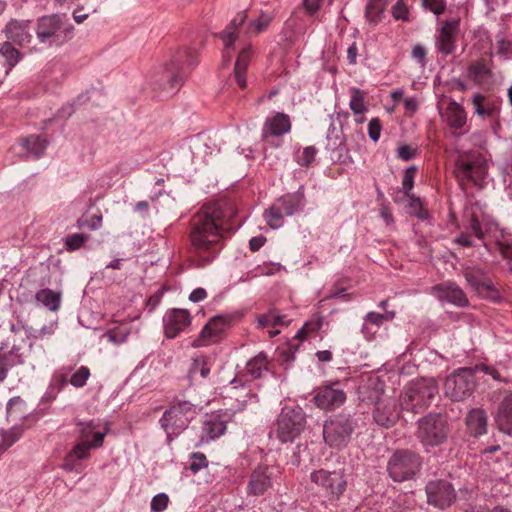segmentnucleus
<instances>
[{"label":"nucleus","mask_w":512,"mask_h":512,"mask_svg":"<svg viewBox=\"0 0 512 512\" xmlns=\"http://www.w3.org/2000/svg\"><path fill=\"white\" fill-rule=\"evenodd\" d=\"M237 214L230 201H218L204 205L190 221V250L205 262H210L220 249L225 232L240 227L232 221Z\"/></svg>","instance_id":"nucleus-1"},{"label":"nucleus","mask_w":512,"mask_h":512,"mask_svg":"<svg viewBox=\"0 0 512 512\" xmlns=\"http://www.w3.org/2000/svg\"><path fill=\"white\" fill-rule=\"evenodd\" d=\"M199 407L197 404L175 397L170 407L164 411L159 420L161 428L166 432L168 440L180 435L194 417L198 414Z\"/></svg>","instance_id":"nucleus-2"},{"label":"nucleus","mask_w":512,"mask_h":512,"mask_svg":"<svg viewBox=\"0 0 512 512\" xmlns=\"http://www.w3.org/2000/svg\"><path fill=\"white\" fill-rule=\"evenodd\" d=\"M197 53L190 48H182L173 53L170 59L164 64L160 85L163 89L173 91L178 89L187 72L196 65Z\"/></svg>","instance_id":"nucleus-3"},{"label":"nucleus","mask_w":512,"mask_h":512,"mask_svg":"<svg viewBox=\"0 0 512 512\" xmlns=\"http://www.w3.org/2000/svg\"><path fill=\"white\" fill-rule=\"evenodd\" d=\"M438 392V384L433 378L413 380L402 391L400 406L403 410L419 413L430 406Z\"/></svg>","instance_id":"nucleus-4"},{"label":"nucleus","mask_w":512,"mask_h":512,"mask_svg":"<svg viewBox=\"0 0 512 512\" xmlns=\"http://www.w3.org/2000/svg\"><path fill=\"white\" fill-rule=\"evenodd\" d=\"M485 365L465 367L455 370L444 382V393L452 401H463L470 397L476 387L475 374L487 372Z\"/></svg>","instance_id":"nucleus-5"},{"label":"nucleus","mask_w":512,"mask_h":512,"mask_svg":"<svg viewBox=\"0 0 512 512\" xmlns=\"http://www.w3.org/2000/svg\"><path fill=\"white\" fill-rule=\"evenodd\" d=\"M305 414L300 407H284L278 415L269 437H275L282 443L293 442L304 430Z\"/></svg>","instance_id":"nucleus-6"},{"label":"nucleus","mask_w":512,"mask_h":512,"mask_svg":"<svg viewBox=\"0 0 512 512\" xmlns=\"http://www.w3.org/2000/svg\"><path fill=\"white\" fill-rule=\"evenodd\" d=\"M454 173L460 182L482 185L488 174V163L481 153L462 152L455 160Z\"/></svg>","instance_id":"nucleus-7"},{"label":"nucleus","mask_w":512,"mask_h":512,"mask_svg":"<svg viewBox=\"0 0 512 512\" xmlns=\"http://www.w3.org/2000/svg\"><path fill=\"white\" fill-rule=\"evenodd\" d=\"M310 480L329 501L339 500L346 491L348 484L343 468L314 470L310 474Z\"/></svg>","instance_id":"nucleus-8"},{"label":"nucleus","mask_w":512,"mask_h":512,"mask_svg":"<svg viewBox=\"0 0 512 512\" xmlns=\"http://www.w3.org/2000/svg\"><path fill=\"white\" fill-rule=\"evenodd\" d=\"M417 423V438L423 446L434 447L446 441L449 427L443 415L430 413L419 419Z\"/></svg>","instance_id":"nucleus-9"},{"label":"nucleus","mask_w":512,"mask_h":512,"mask_svg":"<svg viewBox=\"0 0 512 512\" xmlns=\"http://www.w3.org/2000/svg\"><path fill=\"white\" fill-rule=\"evenodd\" d=\"M421 467V456L411 450H397L390 457L387 464L390 477L397 482L414 478Z\"/></svg>","instance_id":"nucleus-10"},{"label":"nucleus","mask_w":512,"mask_h":512,"mask_svg":"<svg viewBox=\"0 0 512 512\" xmlns=\"http://www.w3.org/2000/svg\"><path fill=\"white\" fill-rule=\"evenodd\" d=\"M356 421L349 414H338L326 420L323 426L325 442L332 448L345 447L356 427Z\"/></svg>","instance_id":"nucleus-11"},{"label":"nucleus","mask_w":512,"mask_h":512,"mask_svg":"<svg viewBox=\"0 0 512 512\" xmlns=\"http://www.w3.org/2000/svg\"><path fill=\"white\" fill-rule=\"evenodd\" d=\"M459 32V18H450L439 21L435 38L437 52L444 56L452 54L456 49Z\"/></svg>","instance_id":"nucleus-12"},{"label":"nucleus","mask_w":512,"mask_h":512,"mask_svg":"<svg viewBox=\"0 0 512 512\" xmlns=\"http://www.w3.org/2000/svg\"><path fill=\"white\" fill-rule=\"evenodd\" d=\"M463 276L469 286L481 297L497 300L498 291L487 272L479 266H467L463 269Z\"/></svg>","instance_id":"nucleus-13"},{"label":"nucleus","mask_w":512,"mask_h":512,"mask_svg":"<svg viewBox=\"0 0 512 512\" xmlns=\"http://www.w3.org/2000/svg\"><path fill=\"white\" fill-rule=\"evenodd\" d=\"M427 503L439 509H445L455 501L453 485L444 479L431 480L426 484Z\"/></svg>","instance_id":"nucleus-14"},{"label":"nucleus","mask_w":512,"mask_h":512,"mask_svg":"<svg viewBox=\"0 0 512 512\" xmlns=\"http://www.w3.org/2000/svg\"><path fill=\"white\" fill-rule=\"evenodd\" d=\"M24 363L22 347L14 338H7L0 343V383L4 382L9 371Z\"/></svg>","instance_id":"nucleus-15"},{"label":"nucleus","mask_w":512,"mask_h":512,"mask_svg":"<svg viewBox=\"0 0 512 512\" xmlns=\"http://www.w3.org/2000/svg\"><path fill=\"white\" fill-rule=\"evenodd\" d=\"M104 439L105 433H96L91 441L77 440L72 450L64 458L63 469L69 472L77 471L76 461L88 459L90 450L102 447Z\"/></svg>","instance_id":"nucleus-16"},{"label":"nucleus","mask_w":512,"mask_h":512,"mask_svg":"<svg viewBox=\"0 0 512 512\" xmlns=\"http://www.w3.org/2000/svg\"><path fill=\"white\" fill-rule=\"evenodd\" d=\"M337 385L335 383L318 388L313 397L314 403L318 408L329 411L345 402L346 394L342 389L336 387Z\"/></svg>","instance_id":"nucleus-17"},{"label":"nucleus","mask_w":512,"mask_h":512,"mask_svg":"<svg viewBox=\"0 0 512 512\" xmlns=\"http://www.w3.org/2000/svg\"><path fill=\"white\" fill-rule=\"evenodd\" d=\"M372 416L377 425L384 428L392 427L400 416L396 400L391 397H386L382 401H377Z\"/></svg>","instance_id":"nucleus-18"},{"label":"nucleus","mask_w":512,"mask_h":512,"mask_svg":"<svg viewBox=\"0 0 512 512\" xmlns=\"http://www.w3.org/2000/svg\"><path fill=\"white\" fill-rule=\"evenodd\" d=\"M191 323V316L186 309H171L163 317L164 333L167 338H175Z\"/></svg>","instance_id":"nucleus-19"},{"label":"nucleus","mask_w":512,"mask_h":512,"mask_svg":"<svg viewBox=\"0 0 512 512\" xmlns=\"http://www.w3.org/2000/svg\"><path fill=\"white\" fill-rule=\"evenodd\" d=\"M432 294L440 301H446L458 307H466L469 304L464 291L453 282H444L433 286Z\"/></svg>","instance_id":"nucleus-20"},{"label":"nucleus","mask_w":512,"mask_h":512,"mask_svg":"<svg viewBox=\"0 0 512 512\" xmlns=\"http://www.w3.org/2000/svg\"><path fill=\"white\" fill-rule=\"evenodd\" d=\"M30 24L29 20L11 19L4 27L3 33L8 41L24 47L30 44L33 38Z\"/></svg>","instance_id":"nucleus-21"},{"label":"nucleus","mask_w":512,"mask_h":512,"mask_svg":"<svg viewBox=\"0 0 512 512\" xmlns=\"http://www.w3.org/2000/svg\"><path fill=\"white\" fill-rule=\"evenodd\" d=\"M290 117L282 112H276L268 117L262 128V138L268 140L270 137H281L291 130Z\"/></svg>","instance_id":"nucleus-22"},{"label":"nucleus","mask_w":512,"mask_h":512,"mask_svg":"<svg viewBox=\"0 0 512 512\" xmlns=\"http://www.w3.org/2000/svg\"><path fill=\"white\" fill-rule=\"evenodd\" d=\"M247 13L245 11L238 12L234 18L227 24L225 29L218 34V37L222 40L225 53L224 57L230 58L228 50L231 49L238 39L239 28L246 22Z\"/></svg>","instance_id":"nucleus-23"},{"label":"nucleus","mask_w":512,"mask_h":512,"mask_svg":"<svg viewBox=\"0 0 512 512\" xmlns=\"http://www.w3.org/2000/svg\"><path fill=\"white\" fill-rule=\"evenodd\" d=\"M272 485L268 467H258L250 475L247 493L252 496L263 495Z\"/></svg>","instance_id":"nucleus-24"},{"label":"nucleus","mask_w":512,"mask_h":512,"mask_svg":"<svg viewBox=\"0 0 512 512\" xmlns=\"http://www.w3.org/2000/svg\"><path fill=\"white\" fill-rule=\"evenodd\" d=\"M62 26V17L54 14L44 16L38 20L36 35L41 43L48 42Z\"/></svg>","instance_id":"nucleus-25"},{"label":"nucleus","mask_w":512,"mask_h":512,"mask_svg":"<svg viewBox=\"0 0 512 512\" xmlns=\"http://www.w3.org/2000/svg\"><path fill=\"white\" fill-rule=\"evenodd\" d=\"M395 315V311H385V313L369 312L364 317L361 332L366 339L370 340L374 337L384 321L393 320Z\"/></svg>","instance_id":"nucleus-26"},{"label":"nucleus","mask_w":512,"mask_h":512,"mask_svg":"<svg viewBox=\"0 0 512 512\" xmlns=\"http://www.w3.org/2000/svg\"><path fill=\"white\" fill-rule=\"evenodd\" d=\"M385 383L378 377L369 378L365 384L359 387V395L362 401L373 403L376 405L377 401H382L384 396Z\"/></svg>","instance_id":"nucleus-27"},{"label":"nucleus","mask_w":512,"mask_h":512,"mask_svg":"<svg viewBox=\"0 0 512 512\" xmlns=\"http://www.w3.org/2000/svg\"><path fill=\"white\" fill-rule=\"evenodd\" d=\"M226 423L225 416L222 414L215 412L206 414L202 425L203 437L208 440L220 437L226 431Z\"/></svg>","instance_id":"nucleus-28"},{"label":"nucleus","mask_w":512,"mask_h":512,"mask_svg":"<svg viewBox=\"0 0 512 512\" xmlns=\"http://www.w3.org/2000/svg\"><path fill=\"white\" fill-rule=\"evenodd\" d=\"M226 320L222 316H215L202 328L200 339L194 341L195 347L201 346L200 340L207 341V344L216 342L224 331Z\"/></svg>","instance_id":"nucleus-29"},{"label":"nucleus","mask_w":512,"mask_h":512,"mask_svg":"<svg viewBox=\"0 0 512 512\" xmlns=\"http://www.w3.org/2000/svg\"><path fill=\"white\" fill-rule=\"evenodd\" d=\"M253 54L252 46L248 45L244 47L238 54L235 66H234V78L237 85L241 89H245L247 86L246 81V70L249 65Z\"/></svg>","instance_id":"nucleus-30"},{"label":"nucleus","mask_w":512,"mask_h":512,"mask_svg":"<svg viewBox=\"0 0 512 512\" xmlns=\"http://www.w3.org/2000/svg\"><path fill=\"white\" fill-rule=\"evenodd\" d=\"M496 423L500 431L512 435V393L500 403Z\"/></svg>","instance_id":"nucleus-31"},{"label":"nucleus","mask_w":512,"mask_h":512,"mask_svg":"<svg viewBox=\"0 0 512 512\" xmlns=\"http://www.w3.org/2000/svg\"><path fill=\"white\" fill-rule=\"evenodd\" d=\"M277 15L275 8L271 10L261 11L257 18L252 19L248 22L246 27V33L251 36H257L268 30L270 24L273 22Z\"/></svg>","instance_id":"nucleus-32"},{"label":"nucleus","mask_w":512,"mask_h":512,"mask_svg":"<svg viewBox=\"0 0 512 512\" xmlns=\"http://www.w3.org/2000/svg\"><path fill=\"white\" fill-rule=\"evenodd\" d=\"M466 425L469 433L479 437L487 432V414L483 409H472L466 416Z\"/></svg>","instance_id":"nucleus-33"},{"label":"nucleus","mask_w":512,"mask_h":512,"mask_svg":"<svg viewBox=\"0 0 512 512\" xmlns=\"http://www.w3.org/2000/svg\"><path fill=\"white\" fill-rule=\"evenodd\" d=\"M444 117L448 125L453 129H461L466 124V112L462 105L455 101L448 103Z\"/></svg>","instance_id":"nucleus-34"},{"label":"nucleus","mask_w":512,"mask_h":512,"mask_svg":"<svg viewBox=\"0 0 512 512\" xmlns=\"http://www.w3.org/2000/svg\"><path fill=\"white\" fill-rule=\"evenodd\" d=\"M472 105L474 108V112L482 118H492L499 111L497 105L487 100L480 93H475L472 96Z\"/></svg>","instance_id":"nucleus-35"},{"label":"nucleus","mask_w":512,"mask_h":512,"mask_svg":"<svg viewBox=\"0 0 512 512\" xmlns=\"http://www.w3.org/2000/svg\"><path fill=\"white\" fill-rule=\"evenodd\" d=\"M388 3L389 0H369L365 7L367 21L373 25L380 23Z\"/></svg>","instance_id":"nucleus-36"},{"label":"nucleus","mask_w":512,"mask_h":512,"mask_svg":"<svg viewBox=\"0 0 512 512\" xmlns=\"http://www.w3.org/2000/svg\"><path fill=\"white\" fill-rule=\"evenodd\" d=\"M35 300L48 308L50 311H57L61 304V294L52 289L45 288L35 294Z\"/></svg>","instance_id":"nucleus-37"},{"label":"nucleus","mask_w":512,"mask_h":512,"mask_svg":"<svg viewBox=\"0 0 512 512\" xmlns=\"http://www.w3.org/2000/svg\"><path fill=\"white\" fill-rule=\"evenodd\" d=\"M24 428L22 425L15 424L11 428L0 430V448L5 453L13 446L23 435Z\"/></svg>","instance_id":"nucleus-38"},{"label":"nucleus","mask_w":512,"mask_h":512,"mask_svg":"<svg viewBox=\"0 0 512 512\" xmlns=\"http://www.w3.org/2000/svg\"><path fill=\"white\" fill-rule=\"evenodd\" d=\"M22 146L29 155L39 158L47 147V140L42 136L31 135L22 140Z\"/></svg>","instance_id":"nucleus-39"},{"label":"nucleus","mask_w":512,"mask_h":512,"mask_svg":"<svg viewBox=\"0 0 512 512\" xmlns=\"http://www.w3.org/2000/svg\"><path fill=\"white\" fill-rule=\"evenodd\" d=\"M0 55L5 59L9 68L15 67L22 60L21 52L8 40L0 43Z\"/></svg>","instance_id":"nucleus-40"},{"label":"nucleus","mask_w":512,"mask_h":512,"mask_svg":"<svg viewBox=\"0 0 512 512\" xmlns=\"http://www.w3.org/2000/svg\"><path fill=\"white\" fill-rule=\"evenodd\" d=\"M247 372L254 378H260L268 371V360L265 353L261 352L249 360L246 365Z\"/></svg>","instance_id":"nucleus-41"},{"label":"nucleus","mask_w":512,"mask_h":512,"mask_svg":"<svg viewBox=\"0 0 512 512\" xmlns=\"http://www.w3.org/2000/svg\"><path fill=\"white\" fill-rule=\"evenodd\" d=\"M78 427V438L79 441H90L89 439H94V434L96 433H105L107 434L108 428H105L103 431H97L98 423H96L94 420L90 421H78L77 422Z\"/></svg>","instance_id":"nucleus-42"},{"label":"nucleus","mask_w":512,"mask_h":512,"mask_svg":"<svg viewBox=\"0 0 512 512\" xmlns=\"http://www.w3.org/2000/svg\"><path fill=\"white\" fill-rule=\"evenodd\" d=\"M69 371L60 370L57 371L50 382V385L47 389L46 396L49 399H54L57 394L66 386L68 380Z\"/></svg>","instance_id":"nucleus-43"},{"label":"nucleus","mask_w":512,"mask_h":512,"mask_svg":"<svg viewBox=\"0 0 512 512\" xmlns=\"http://www.w3.org/2000/svg\"><path fill=\"white\" fill-rule=\"evenodd\" d=\"M25 402L20 397H14L7 404V416L9 419L17 420L25 418Z\"/></svg>","instance_id":"nucleus-44"},{"label":"nucleus","mask_w":512,"mask_h":512,"mask_svg":"<svg viewBox=\"0 0 512 512\" xmlns=\"http://www.w3.org/2000/svg\"><path fill=\"white\" fill-rule=\"evenodd\" d=\"M365 93L359 88L351 89V99L349 103L350 109L354 114H363L367 108L365 106Z\"/></svg>","instance_id":"nucleus-45"},{"label":"nucleus","mask_w":512,"mask_h":512,"mask_svg":"<svg viewBox=\"0 0 512 512\" xmlns=\"http://www.w3.org/2000/svg\"><path fill=\"white\" fill-rule=\"evenodd\" d=\"M275 204L282 208V212L285 216H292L300 208V201L294 195L284 196Z\"/></svg>","instance_id":"nucleus-46"},{"label":"nucleus","mask_w":512,"mask_h":512,"mask_svg":"<svg viewBox=\"0 0 512 512\" xmlns=\"http://www.w3.org/2000/svg\"><path fill=\"white\" fill-rule=\"evenodd\" d=\"M264 217L271 228L277 229L282 226L285 215L282 212V208L274 204L265 212Z\"/></svg>","instance_id":"nucleus-47"},{"label":"nucleus","mask_w":512,"mask_h":512,"mask_svg":"<svg viewBox=\"0 0 512 512\" xmlns=\"http://www.w3.org/2000/svg\"><path fill=\"white\" fill-rule=\"evenodd\" d=\"M468 71L470 76L476 81H483L490 76V69L483 60L472 63Z\"/></svg>","instance_id":"nucleus-48"},{"label":"nucleus","mask_w":512,"mask_h":512,"mask_svg":"<svg viewBox=\"0 0 512 512\" xmlns=\"http://www.w3.org/2000/svg\"><path fill=\"white\" fill-rule=\"evenodd\" d=\"M91 373L88 367L80 366L70 377L69 383L75 388H82L86 385Z\"/></svg>","instance_id":"nucleus-49"},{"label":"nucleus","mask_w":512,"mask_h":512,"mask_svg":"<svg viewBox=\"0 0 512 512\" xmlns=\"http://www.w3.org/2000/svg\"><path fill=\"white\" fill-rule=\"evenodd\" d=\"M259 325L262 327H269V326H279L286 324L285 322V316L278 314L276 311H269L268 313L262 315L258 319Z\"/></svg>","instance_id":"nucleus-50"},{"label":"nucleus","mask_w":512,"mask_h":512,"mask_svg":"<svg viewBox=\"0 0 512 512\" xmlns=\"http://www.w3.org/2000/svg\"><path fill=\"white\" fill-rule=\"evenodd\" d=\"M190 372L192 375L199 374L202 378H206L210 374L208 359L205 356L195 358Z\"/></svg>","instance_id":"nucleus-51"},{"label":"nucleus","mask_w":512,"mask_h":512,"mask_svg":"<svg viewBox=\"0 0 512 512\" xmlns=\"http://www.w3.org/2000/svg\"><path fill=\"white\" fill-rule=\"evenodd\" d=\"M89 236L82 233H75L68 235L65 238V248L68 251H75L81 248L84 243L88 240Z\"/></svg>","instance_id":"nucleus-52"},{"label":"nucleus","mask_w":512,"mask_h":512,"mask_svg":"<svg viewBox=\"0 0 512 512\" xmlns=\"http://www.w3.org/2000/svg\"><path fill=\"white\" fill-rule=\"evenodd\" d=\"M318 151L314 146H307L296 156V162L300 166L309 167L315 160Z\"/></svg>","instance_id":"nucleus-53"},{"label":"nucleus","mask_w":512,"mask_h":512,"mask_svg":"<svg viewBox=\"0 0 512 512\" xmlns=\"http://www.w3.org/2000/svg\"><path fill=\"white\" fill-rule=\"evenodd\" d=\"M129 333H130L129 329L114 328V329L107 331L104 334V337H106L108 339V341H110L114 344H121L127 340Z\"/></svg>","instance_id":"nucleus-54"},{"label":"nucleus","mask_w":512,"mask_h":512,"mask_svg":"<svg viewBox=\"0 0 512 512\" xmlns=\"http://www.w3.org/2000/svg\"><path fill=\"white\" fill-rule=\"evenodd\" d=\"M192 462L189 465V470L196 474L201 469L206 468L208 466V460L205 454L196 452L191 455Z\"/></svg>","instance_id":"nucleus-55"},{"label":"nucleus","mask_w":512,"mask_h":512,"mask_svg":"<svg viewBox=\"0 0 512 512\" xmlns=\"http://www.w3.org/2000/svg\"><path fill=\"white\" fill-rule=\"evenodd\" d=\"M392 16L396 20L409 21V10L403 0H398L392 7Z\"/></svg>","instance_id":"nucleus-56"},{"label":"nucleus","mask_w":512,"mask_h":512,"mask_svg":"<svg viewBox=\"0 0 512 512\" xmlns=\"http://www.w3.org/2000/svg\"><path fill=\"white\" fill-rule=\"evenodd\" d=\"M169 503V497L165 493L155 495L151 500V510L153 512H163Z\"/></svg>","instance_id":"nucleus-57"},{"label":"nucleus","mask_w":512,"mask_h":512,"mask_svg":"<svg viewBox=\"0 0 512 512\" xmlns=\"http://www.w3.org/2000/svg\"><path fill=\"white\" fill-rule=\"evenodd\" d=\"M467 229L479 240H482L485 235V230L475 214H472L467 226Z\"/></svg>","instance_id":"nucleus-58"},{"label":"nucleus","mask_w":512,"mask_h":512,"mask_svg":"<svg viewBox=\"0 0 512 512\" xmlns=\"http://www.w3.org/2000/svg\"><path fill=\"white\" fill-rule=\"evenodd\" d=\"M416 174V168L415 167H409L405 170L404 176H403V189L406 196H410V192L413 188L414 184V177Z\"/></svg>","instance_id":"nucleus-59"},{"label":"nucleus","mask_w":512,"mask_h":512,"mask_svg":"<svg viewBox=\"0 0 512 512\" xmlns=\"http://www.w3.org/2000/svg\"><path fill=\"white\" fill-rule=\"evenodd\" d=\"M423 5L436 15L442 14L446 9L445 0H423Z\"/></svg>","instance_id":"nucleus-60"},{"label":"nucleus","mask_w":512,"mask_h":512,"mask_svg":"<svg viewBox=\"0 0 512 512\" xmlns=\"http://www.w3.org/2000/svg\"><path fill=\"white\" fill-rule=\"evenodd\" d=\"M381 129L380 120L378 118L371 119L368 124V135L370 139L377 142L380 138Z\"/></svg>","instance_id":"nucleus-61"},{"label":"nucleus","mask_w":512,"mask_h":512,"mask_svg":"<svg viewBox=\"0 0 512 512\" xmlns=\"http://www.w3.org/2000/svg\"><path fill=\"white\" fill-rule=\"evenodd\" d=\"M417 149L409 145H402L397 149V155L402 160L408 161L416 156Z\"/></svg>","instance_id":"nucleus-62"},{"label":"nucleus","mask_w":512,"mask_h":512,"mask_svg":"<svg viewBox=\"0 0 512 512\" xmlns=\"http://www.w3.org/2000/svg\"><path fill=\"white\" fill-rule=\"evenodd\" d=\"M412 57L420 64H425L426 49L422 45H415L412 49Z\"/></svg>","instance_id":"nucleus-63"},{"label":"nucleus","mask_w":512,"mask_h":512,"mask_svg":"<svg viewBox=\"0 0 512 512\" xmlns=\"http://www.w3.org/2000/svg\"><path fill=\"white\" fill-rule=\"evenodd\" d=\"M499 251L503 258L511 262L510 271L512 272V246L509 244L499 243Z\"/></svg>","instance_id":"nucleus-64"}]
</instances>
